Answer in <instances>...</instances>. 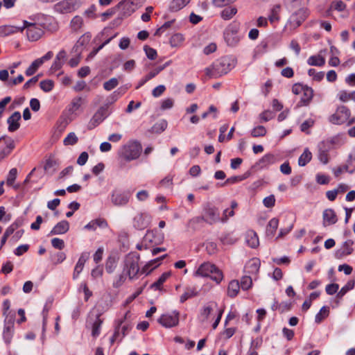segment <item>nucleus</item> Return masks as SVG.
<instances>
[{"label": "nucleus", "instance_id": "48", "mask_svg": "<svg viewBox=\"0 0 355 355\" xmlns=\"http://www.w3.org/2000/svg\"><path fill=\"white\" fill-rule=\"evenodd\" d=\"M40 86L44 92H49L53 88L54 82L51 80H44L40 82Z\"/></svg>", "mask_w": 355, "mask_h": 355}, {"label": "nucleus", "instance_id": "13", "mask_svg": "<svg viewBox=\"0 0 355 355\" xmlns=\"http://www.w3.org/2000/svg\"><path fill=\"white\" fill-rule=\"evenodd\" d=\"M151 221V217L147 213H138L133 218V226L137 230L146 228Z\"/></svg>", "mask_w": 355, "mask_h": 355}, {"label": "nucleus", "instance_id": "62", "mask_svg": "<svg viewBox=\"0 0 355 355\" xmlns=\"http://www.w3.org/2000/svg\"><path fill=\"white\" fill-rule=\"evenodd\" d=\"M236 239L234 238L231 234H226L220 238L221 242L225 245L233 244L236 241Z\"/></svg>", "mask_w": 355, "mask_h": 355}, {"label": "nucleus", "instance_id": "38", "mask_svg": "<svg viewBox=\"0 0 355 355\" xmlns=\"http://www.w3.org/2000/svg\"><path fill=\"white\" fill-rule=\"evenodd\" d=\"M103 321L101 320L99 315H96L94 322L92 323V335L96 338L100 334L101 327Z\"/></svg>", "mask_w": 355, "mask_h": 355}, {"label": "nucleus", "instance_id": "7", "mask_svg": "<svg viewBox=\"0 0 355 355\" xmlns=\"http://www.w3.org/2000/svg\"><path fill=\"white\" fill-rule=\"evenodd\" d=\"M130 196V191L115 189L111 193V202L115 206L123 207L128 203Z\"/></svg>", "mask_w": 355, "mask_h": 355}, {"label": "nucleus", "instance_id": "18", "mask_svg": "<svg viewBox=\"0 0 355 355\" xmlns=\"http://www.w3.org/2000/svg\"><path fill=\"white\" fill-rule=\"evenodd\" d=\"M353 244L354 241L351 239L344 242L340 249L336 251V256L338 258H342L343 257L351 254L354 250L352 248Z\"/></svg>", "mask_w": 355, "mask_h": 355}, {"label": "nucleus", "instance_id": "45", "mask_svg": "<svg viewBox=\"0 0 355 355\" xmlns=\"http://www.w3.org/2000/svg\"><path fill=\"white\" fill-rule=\"evenodd\" d=\"M78 141V138L74 132H70L64 139L63 144L64 146L75 145Z\"/></svg>", "mask_w": 355, "mask_h": 355}, {"label": "nucleus", "instance_id": "51", "mask_svg": "<svg viewBox=\"0 0 355 355\" xmlns=\"http://www.w3.org/2000/svg\"><path fill=\"white\" fill-rule=\"evenodd\" d=\"M252 285V278L250 277L243 276L241 278L240 286L243 290H244V291L248 290L249 288H251Z\"/></svg>", "mask_w": 355, "mask_h": 355}, {"label": "nucleus", "instance_id": "52", "mask_svg": "<svg viewBox=\"0 0 355 355\" xmlns=\"http://www.w3.org/2000/svg\"><path fill=\"white\" fill-rule=\"evenodd\" d=\"M17 175V169L16 168H12L10 170L7 180L6 183L8 186H12L15 181Z\"/></svg>", "mask_w": 355, "mask_h": 355}, {"label": "nucleus", "instance_id": "59", "mask_svg": "<svg viewBox=\"0 0 355 355\" xmlns=\"http://www.w3.org/2000/svg\"><path fill=\"white\" fill-rule=\"evenodd\" d=\"M331 8L340 12L343 11L345 9L346 5L343 1L338 0L333 1L331 3Z\"/></svg>", "mask_w": 355, "mask_h": 355}, {"label": "nucleus", "instance_id": "44", "mask_svg": "<svg viewBox=\"0 0 355 355\" xmlns=\"http://www.w3.org/2000/svg\"><path fill=\"white\" fill-rule=\"evenodd\" d=\"M173 105L174 100L171 98H167L160 101L159 110L165 111L170 110L173 107Z\"/></svg>", "mask_w": 355, "mask_h": 355}, {"label": "nucleus", "instance_id": "56", "mask_svg": "<svg viewBox=\"0 0 355 355\" xmlns=\"http://www.w3.org/2000/svg\"><path fill=\"white\" fill-rule=\"evenodd\" d=\"M266 134V130L263 125H259L252 129L251 135L253 137L264 136Z\"/></svg>", "mask_w": 355, "mask_h": 355}, {"label": "nucleus", "instance_id": "32", "mask_svg": "<svg viewBox=\"0 0 355 355\" xmlns=\"http://www.w3.org/2000/svg\"><path fill=\"white\" fill-rule=\"evenodd\" d=\"M55 10L62 13L70 12L71 11V3L69 1H63L57 3L55 6Z\"/></svg>", "mask_w": 355, "mask_h": 355}, {"label": "nucleus", "instance_id": "11", "mask_svg": "<svg viewBox=\"0 0 355 355\" xmlns=\"http://www.w3.org/2000/svg\"><path fill=\"white\" fill-rule=\"evenodd\" d=\"M15 318L13 315H7L4 320L3 338L6 344H10L14 334Z\"/></svg>", "mask_w": 355, "mask_h": 355}, {"label": "nucleus", "instance_id": "21", "mask_svg": "<svg viewBox=\"0 0 355 355\" xmlns=\"http://www.w3.org/2000/svg\"><path fill=\"white\" fill-rule=\"evenodd\" d=\"M302 92L303 96L299 102L298 106H307L313 97V90L311 87L306 86Z\"/></svg>", "mask_w": 355, "mask_h": 355}, {"label": "nucleus", "instance_id": "40", "mask_svg": "<svg viewBox=\"0 0 355 355\" xmlns=\"http://www.w3.org/2000/svg\"><path fill=\"white\" fill-rule=\"evenodd\" d=\"M82 98L81 97H76L73 98L70 105H69V112L71 114L75 113L81 106L82 105Z\"/></svg>", "mask_w": 355, "mask_h": 355}, {"label": "nucleus", "instance_id": "2", "mask_svg": "<svg viewBox=\"0 0 355 355\" xmlns=\"http://www.w3.org/2000/svg\"><path fill=\"white\" fill-rule=\"evenodd\" d=\"M234 58L224 56L216 60L213 64L205 69L206 75L211 78H218L230 71L235 66Z\"/></svg>", "mask_w": 355, "mask_h": 355}, {"label": "nucleus", "instance_id": "15", "mask_svg": "<svg viewBox=\"0 0 355 355\" xmlns=\"http://www.w3.org/2000/svg\"><path fill=\"white\" fill-rule=\"evenodd\" d=\"M21 114L19 112L16 111L12 114L10 116H9L7 119V123L8 124V130L9 132H15L18 130L20 127V123H19L21 119Z\"/></svg>", "mask_w": 355, "mask_h": 355}, {"label": "nucleus", "instance_id": "14", "mask_svg": "<svg viewBox=\"0 0 355 355\" xmlns=\"http://www.w3.org/2000/svg\"><path fill=\"white\" fill-rule=\"evenodd\" d=\"M106 117V110L100 107L93 115L87 125L88 130H92L98 126Z\"/></svg>", "mask_w": 355, "mask_h": 355}, {"label": "nucleus", "instance_id": "54", "mask_svg": "<svg viewBox=\"0 0 355 355\" xmlns=\"http://www.w3.org/2000/svg\"><path fill=\"white\" fill-rule=\"evenodd\" d=\"M308 74L310 76H313V80L315 81H321L324 76V73L322 71L317 72L315 69H309Z\"/></svg>", "mask_w": 355, "mask_h": 355}, {"label": "nucleus", "instance_id": "57", "mask_svg": "<svg viewBox=\"0 0 355 355\" xmlns=\"http://www.w3.org/2000/svg\"><path fill=\"white\" fill-rule=\"evenodd\" d=\"M155 76V71H150L147 75H146L144 77H143L140 81L138 83V85L136 87V89H138L141 86H143L144 84H146L148 81L151 80Z\"/></svg>", "mask_w": 355, "mask_h": 355}, {"label": "nucleus", "instance_id": "1", "mask_svg": "<svg viewBox=\"0 0 355 355\" xmlns=\"http://www.w3.org/2000/svg\"><path fill=\"white\" fill-rule=\"evenodd\" d=\"M139 256L137 252L128 254L123 261V271L130 279L137 277L139 273L148 275L155 269V259L151 260L140 270L139 266Z\"/></svg>", "mask_w": 355, "mask_h": 355}, {"label": "nucleus", "instance_id": "46", "mask_svg": "<svg viewBox=\"0 0 355 355\" xmlns=\"http://www.w3.org/2000/svg\"><path fill=\"white\" fill-rule=\"evenodd\" d=\"M171 275L170 271L164 272L161 277L157 280V291L163 292L164 289L162 286V284Z\"/></svg>", "mask_w": 355, "mask_h": 355}, {"label": "nucleus", "instance_id": "26", "mask_svg": "<svg viewBox=\"0 0 355 355\" xmlns=\"http://www.w3.org/2000/svg\"><path fill=\"white\" fill-rule=\"evenodd\" d=\"M240 284L238 280H232L227 287V295L230 297H236L240 290Z\"/></svg>", "mask_w": 355, "mask_h": 355}, {"label": "nucleus", "instance_id": "49", "mask_svg": "<svg viewBox=\"0 0 355 355\" xmlns=\"http://www.w3.org/2000/svg\"><path fill=\"white\" fill-rule=\"evenodd\" d=\"M116 267V261L114 258L109 257L105 263V270L108 273H112Z\"/></svg>", "mask_w": 355, "mask_h": 355}, {"label": "nucleus", "instance_id": "19", "mask_svg": "<svg viewBox=\"0 0 355 355\" xmlns=\"http://www.w3.org/2000/svg\"><path fill=\"white\" fill-rule=\"evenodd\" d=\"M69 230V223L68 221L64 220L58 223L51 230L49 235L63 234L67 232Z\"/></svg>", "mask_w": 355, "mask_h": 355}, {"label": "nucleus", "instance_id": "24", "mask_svg": "<svg viewBox=\"0 0 355 355\" xmlns=\"http://www.w3.org/2000/svg\"><path fill=\"white\" fill-rule=\"evenodd\" d=\"M279 225V220L276 218H272L266 226V234L268 238H272L275 236L276 230Z\"/></svg>", "mask_w": 355, "mask_h": 355}, {"label": "nucleus", "instance_id": "50", "mask_svg": "<svg viewBox=\"0 0 355 355\" xmlns=\"http://www.w3.org/2000/svg\"><path fill=\"white\" fill-rule=\"evenodd\" d=\"M119 84L118 79L116 78H112L109 80L103 83V88L106 91H111L114 89Z\"/></svg>", "mask_w": 355, "mask_h": 355}, {"label": "nucleus", "instance_id": "47", "mask_svg": "<svg viewBox=\"0 0 355 355\" xmlns=\"http://www.w3.org/2000/svg\"><path fill=\"white\" fill-rule=\"evenodd\" d=\"M128 275L123 270L122 273L116 276L113 282V287L119 288L126 280Z\"/></svg>", "mask_w": 355, "mask_h": 355}, {"label": "nucleus", "instance_id": "25", "mask_svg": "<svg viewBox=\"0 0 355 355\" xmlns=\"http://www.w3.org/2000/svg\"><path fill=\"white\" fill-rule=\"evenodd\" d=\"M191 0H172L168 9L171 12H178L184 8Z\"/></svg>", "mask_w": 355, "mask_h": 355}, {"label": "nucleus", "instance_id": "6", "mask_svg": "<svg viewBox=\"0 0 355 355\" xmlns=\"http://www.w3.org/2000/svg\"><path fill=\"white\" fill-rule=\"evenodd\" d=\"M201 218L203 221L209 225L221 221L218 208L211 206L209 203L204 206Z\"/></svg>", "mask_w": 355, "mask_h": 355}, {"label": "nucleus", "instance_id": "63", "mask_svg": "<svg viewBox=\"0 0 355 355\" xmlns=\"http://www.w3.org/2000/svg\"><path fill=\"white\" fill-rule=\"evenodd\" d=\"M29 249V245L24 244L18 246L15 250V254L17 256H21L24 253L26 252Z\"/></svg>", "mask_w": 355, "mask_h": 355}, {"label": "nucleus", "instance_id": "37", "mask_svg": "<svg viewBox=\"0 0 355 355\" xmlns=\"http://www.w3.org/2000/svg\"><path fill=\"white\" fill-rule=\"evenodd\" d=\"M42 65V60L36 59L32 64L26 69L25 73L27 76L33 75L38 68Z\"/></svg>", "mask_w": 355, "mask_h": 355}, {"label": "nucleus", "instance_id": "55", "mask_svg": "<svg viewBox=\"0 0 355 355\" xmlns=\"http://www.w3.org/2000/svg\"><path fill=\"white\" fill-rule=\"evenodd\" d=\"M123 323V320H116V321L115 330H114L113 336L110 338L111 344H113L115 342V340H116L118 339V338L119 337V336H120V327H121V325Z\"/></svg>", "mask_w": 355, "mask_h": 355}, {"label": "nucleus", "instance_id": "35", "mask_svg": "<svg viewBox=\"0 0 355 355\" xmlns=\"http://www.w3.org/2000/svg\"><path fill=\"white\" fill-rule=\"evenodd\" d=\"M184 40V37L181 33H175L170 38V44L172 47H178L181 46Z\"/></svg>", "mask_w": 355, "mask_h": 355}, {"label": "nucleus", "instance_id": "27", "mask_svg": "<svg viewBox=\"0 0 355 355\" xmlns=\"http://www.w3.org/2000/svg\"><path fill=\"white\" fill-rule=\"evenodd\" d=\"M307 64L310 66L322 67L325 64V58L320 54L311 55L308 58Z\"/></svg>", "mask_w": 355, "mask_h": 355}, {"label": "nucleus", "instance_id": "43", "mask_svg": "<svg viewBox=\"0 0 355 355\" xmlns=\"http://www.w3.org/2000/svg\"><path fill=\"white\" fill-rule=\"evenodd\" d=\"M344 168L346 172L353 173L355 171V156L352 154L349 155L347 164L344 165Z\"/></svg>", "mask_w": 355, "mask_h": 355}, {"label": "nucleus", "instance_id": "53", "mask_svg": "<svg viewBox=\"0 0 355 355\" xmlns=\"http://www.w3.org/2000/svg\"><path fill=\"white\" fill-rule=\"evenodd\" d=\"M213 309L210 305L205 306L200 313V319L202 321H205L208 319L211 314Z\"/></svg>", "mask_w": 355, "mask_h": 355}, {"label": "nucleus", "instance_id": "39", "mask_svg": "<svg viewBox=\"0 0 355 355\" xmlns=\"http://www.w3.org/2000/svg\"><path fill=\"white\" fill-rule=\"evenodd\" d=\"M355 282L354 280L349 281L338 292L337 297L341 299L349 291L354 288Z\"/></svg>", "mask_w": 355, "mask_h": 355}, {"label": "nucleus", "instance_id": "34", "mask_svg": "<svg viewBox=\"0 0 355 355\" xmlns=\"http://www.w3.org/2000/svg\"><path fill=\"white\" fill-rule=\"evenodd\" d=\"M83 26V19L82 17L76 15L70 22V27L73 31H78Z\"/></svg>", "mask_w": 355, "mask_h": 355}, {"label": "nucleus", "instance_id": "17", "mask_svg": "<svg viewBox=\"0 0 355 355\" xmlns=\"http://www.w3.org/2000/svg\"><path fill=\"white\" fill-rule=\"evenodd\" d=\"M323 225L324 227L335 224L337 220V216L332 209H327L324 210L322 214Z\"/></svg>", "mask_w": 355, "mask_h": 355}, {"label": "nucleus", "instance_id": "12", "mask_svg": "<svg viewBox=\"0 0 355 355\" xmlns=\"http://www.w3.org/2000/svg\"><path fill=\"white\" fill-rule=\"evenodd\" d=\"M178 312L173 311L161 315L158 322L164 327L171 328L176 326L179 322Z\"/></svg>", "mask_w": 355, "mask_h": 355}, {"label": "nucleus", "instance_id": "3", "mask_svg": "<svg viewBox=\"0 0 355 355\" xmlns=\"http://www.w3.org/2000/svg\"><path fill=\"white\" fill-rule=\"evenodd\" d=\"M141 145L137 141H130L119 150V156L127 162L137 159L141 155Z\"/></svg>", "mask_w": 355, "mask_h": 355}, {"label": "nucleus", "instance_id": "4", "mask_svg": "<svg viewBox=\"0 0 355 355\" xmlns=\"http://www.w3.org/2000/svg\"><path fill=\"white\" fill-rule=\"evenodd\" d=\"M195 275L200 277H209L219 284L223 279V274L214 264L209 262L202 263L196 271Z\"/></svg>", "mask_w": 355, "mask_h": 355}, {"label": "nucleus", "instance_id": "42", "mask_svg": "<svg viewBox=\"0 0 355 355\" xmlns=\"http://www.w3.org/2000/svg\"><path fill=\"white\" fill-rule=\"evenodd\" d=\"M198 291L195 288H187L184 293L180 296V302L183 303L189 298L196 296Z\"/></svg>", "mask_w": 355, "mask_h": 355}, {"label": "nucleus", "instance_id": "36", "mask_svg": "<svg viewBox=\"0 0 355 355\" xmlns=\"http://www.w3.org/2000/svg\"><path fill=\"white\" fill-rule=\"evenodd\" d=\"M17 31H23V28L15 26H3L0 27V35L6 36Z\"/></svg>", "mask_w": 355, "mask_h": 355}, {"label": "nucleus", "instance_id": "64", "mask_svg": "<svg viewBox=\"0 0 355 355\" xmlns=\"http://www.w3.org/2000/svg\"><path fill=\"white\" fill-rule=\"evenodd\" d=\"M136 197L139 201H146L149 198V193L146 190H141L137 193Z\"/></svg>", "mask_w": 355, "mask_h": 355}, {"label": "nucleus", "instance_id": "41", "mask_svg": "<svg viewBox=\"0 0 355 355\" xmlns=\"http://www.w3.org/2000/svg\"><path fill=\"white\" fill-rule=\"evenodd\" d=\"M329 307L324 306H322L320 311L316 314L315 318V322L316 323H320L325 318L329 315Z\"/></svg>", "mask_w": 355, "mask_h": 355}, {"label": "nucleus", "instance_id": "10", "mask_svg": "<svg viewBox=\"0 0 355 355\" xmlns=\"http://www.w3.org/2000/svg\"><path fill=\"white\" fill-rule=\"evenodd\" d=\"M306 17V10L304 8H300L291 15L286 24V26L293 30L295 29L302 24Z\"/></svg>", "mask_w": 355, "mask_h": 355}, {"label": "nucleus", "instance_id": "22", "mask_svg": "<svg viewBox=\"0 0 355 355\" xmlns=\"http://www.w3.org/2000/svg\"><path fill=\"white\" fill-rule=\"evenodd\" d=\"M318 157L319 160L324 164H327L329 162V152L331 149L327 148L322 144V143H319L318 145Z\"/></svg>", "mask_w": 355, "mask_h": 355}, {"label": "nucleus", "instance_id": "61", "mask_svg": "<svg viewBox=\"0 0 355 355\" xmlns=\"http://www.w3.org/2000/svg\"><path fill=\"white\" fill-rule=\"evenodd\" d=\"M263 203L264 206L267 208L272 207L275 203V196L270 195L269 196L266 197L263 200Z\"/></svg>", "mask_w": 355, "mask_h": 355}, {"label": "nucleus", "instance_id": "23", "mask_svg": "<svg viewBox=\"0 0 355 355\" xmlns=\"http://www.w3.org/2000/svg\"><path fill=\"white\" fill-rule=\"evenodd\" d=\"M245 241L248 245L252 248H257L259 244L258 236L253 230H249L247 232Z\"/></svg>", "mask_w": 355, "mask_h": 355}, {"label": "nucleus", "instance_id": "9", "mask_svg": "<svg viewBox=\"0 0 355 355\" xmlns=\"http://www.w3.org/2000/svg\"><path fill=\"white\" fill-rule=\"evenodd\" d=\"M23 30L26 29V35L29 41L34 42L38 40L44 34L43 30L39 25L35 23H31L24 21Z\"/></svg>", "mask_w": 355, "mask_h": 355}, {"label": "nucleus", "instance_id": "16", "mask_svg": "<svg viewBox=\"0 0 355 355\" xmlns=\"http://www.w3.org/2000/svg\"><path fill=\"white\" fill-rule=\"evenodd\" d=\"M89 253L87 252H84L81 254L80 257L78 259V262L76 264L73 273V278L76 279L82 272L85 262L89 259Z\"/></svg>", "mask_w": 355, "mask_h": 355}, {"label": "nucleus", "instance_id": "20", "mask_svg": "<svg viewBox=\"0 0 355 355\" xmlns=\"http://www.w3.org/2000/svg\"><path fill=\"white\" fill-rule=\"evenodd\" d=\"M130 318V311H127L125 313V315H124L123 318L118 320H123V323L120 327V334L121 333V334H122L121 340L125 335H127L129 333V331L131 330V329H132V325H131L130 321L128 320V319Z\"/></svg>", "mask_w": 355, "mask_h": 355}, {"label": "nucleus", "instance_id": "58", "mask_svg": "<svg viewBox=\"0 0 355 355\" xmlns=\"http://www.w3.org/2000/svg\"><path fill=\"white\" fill-rule=\"evenodd\" d=\"M52 246L58 250H62L64 248V242L59 238H53L51 241Z\"/></svg>", "mask_w": 355, "mask_h": 355}, {"label": "nucleus", "instance_id": "8", "mask_svg": "<svg viewBox=\"0 0 355 355\" xmlns=\"http://www.w3.org/2000/svg\"><path fill=\"white\" fill-rule=\"evenodd\" d=\"M350 116L349 110L344 105L339 106L336 112L329 117V121L333 124L340 125L348 121Z\"/></svg>", "mask_w": 355, "mask_h": 355}, {"label": "nucleus", "instance_id": "29", "mask_svg": "<svg viewBox=\"0 0 355 355\" xmlns=\"http://www.w3.org/2000/svg\"><path fill=\"white\" fill-rule=\"evenodd\" d=\"M237 11L236 7H227L221 10L220 16L223 20H230L237 13Z\"/></svg>", "mask_w": 355, "mask_h": 355}, {"label": "nucleus", "instance_id": "30", "mask_svg": "<svg viewBox=\"0 0 355 355\" xmlns=\"http://www.w3.org/2000/svg\"><path fill=\"white\" fill-rule=\"evenodd\" d=\"M312 159V153L309 148H305L302 154L298 159V165L300 166H306Z\"/></svg>", "mask_w": 355, "mask_h": 355}, {"label": "nucleus", "instance_id": "28", "mask_svg": "<svg viewBox=\"0 0 355 355\" xmlns=\"http://www.w3.org/2000/svg\"><path fill=\"white\" fill-rule=\"evenodd\" d=\"M275 157L274 155L268 153L266 154L261 159H260L257 164L260 168H264L275 163Z\"/></svg>", "mask_w": 355, "mask_h": 355}, {"label": "nucleus", "instance_id": "31", "mask_svg": "<svg viewBox=\"0 0 355 355\" xmlns=\"http://www.w3.org/2000/svg\"><path fill=\"white\" fill-rule=\"evenodd\" d=\"M260 268V261L257 259H251L245 266L248 273H257Z\"/></svg>", "mask_w": 355, "mask_h": 355}, {"label": "nucleus", "instance_id": "60", "mask_svg": "<svg viewBox=\"0 0 355 355\" xmlns=\"http://www.w3.org/2000/svg\"><path fill=\"white\" fill-rule=\"evenodd\" d=\"M236 0H212V4L216 7H223L229 4L233 3Z\"/></svg>", "mask_w": 355, "mask_h": 355}, {"label": "nucleus", "instance_id": "33", "mask_svg": "<svg viewBox=\"0 0 355 355\" xmlns=\"http://www.w3.org/2000/svg\"><path fill=\"white\" fill-rule=\"evenodd\" d=\"M280 10H281V6L279 4H277L272 7V8L270 10V14L268 16V19L270 23H274L275 21H278L279 20Z\"/></svg>", "mask_w": 355, "mask_h": 355}, {"label": "nucleus", "instance_id": "5", "mask_svg": "<svg viewBox=\"0 0 355 355\" xmlns=\"http://www.w3.org/2000/svg\"><path fill=\"white\" fill-rule=\"evenodd\" d=\"M241 28V23L238 21H233L225 28L223 32V38L229 46H236L241 40L239 34Z\"/></svg>", "mask_w": 355, "mask_h": 355}]
</instances>
